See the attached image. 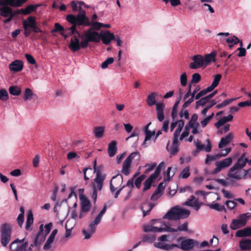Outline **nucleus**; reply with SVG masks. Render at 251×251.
I'll list each match as a JSON object with an SVG mask.
<instances>
[{"instance_id": "obj_1", "label": "nucleus", "mask_w": 251, "mask_h": 251, "mask_svg": "<svg viewBox=\"0 0 251 251\" xmlns=\"http://www.w3.org/2000/svg\"><path fill=\"white\" fill-rule=\"evenodd\" d=\"M71 5L73 12H78L77 15L69 14L66 17L67 21L73 25L70 29L71 30V33H73L76 32V26L82 25V22L86 20L87 17L86 16L85 11L82 9V8L77 2L72 1L71 2Z\"/></svg>"}, {"instance_id": "obj_2", "label": "nucleus", "mask_w": 251, "mask_h": 251, "mask_svg": "<svg viewBox=\"0 0 251 251\" xmlns=\"http://www.w3.org/2000/svg\"><path fill=\"white\" fill-rule=\"evenodd\" d=\"M190 214V211L189 210L175 206L163 216V219L169 220H178L187 218Z\"/></svg>"}, {"instance_id": "obj_3", "label": "nucleus", "mask_w": 251, "mask_h": 251, "mask_svg": "<svg viewBox=\"0 0 251 251\" xmlns=\"http://www.w3.org/2000/svg\"><path fill=\"white\" fill-rule=\"evenodd\" d=\"M188 224L187 222L184 223L182 225L179 226L177 228H174L170 226H166V227H158L153 226L151 225H146L144 227L145 232H152L153 233L161 232L163 231H168L170 232H176L177 231H187L188 230Z\"/></svg>"}, {"instance_id": "obj_4", "label": "nucleus", "mask_w": 251, "mask_h": 251, "mask_svg": "<svg viewBox=\"0 0 251 251\" xmlns=\"http://www.w3.org/2000/svg\"><path fill=\"white\" fill-rule=\"evenodd\" d=\"M76 33L78 34V36L82 39L81 42L82 48H86L88 46L89 42L98 43L100 41V34L96 31H92L91 29L85 31L82 35L76 30Z\"/></svg>"}, {"instance_id": "obj_5", "label": "nucleus", "mask_w": 251, "mask_h": 251, "mask_svg": "<svg viewBox=\"0 0 251 251\" xmlns=\"http://www.w3.org/2000/svg\"><path fill=\"white\" fill-rule=\"evenodd\" d=\"M228 178L224 179H213L216 182L222 186L226 187L235 180L246 178H251V174H227Z\"/></svg>"}, {"instance_id": "obj_6", "label": "nucleus", "mask_w": 251, "mask_h": 251, "mask_svg": "<svg viewBox=\"0 0 251 251\" xmlns=\"http://www.w3.org/2000/svg\"><path fill=\"white\" fill-rule=\"evenodd\" d=\"M106 210V206L104 205L95 220L92 222L89 225L90 230L87 231L85 229L82 230V234L84 235V239H88L91 238L92 234L95 232L97 225L100 222L103 214Z\"/></svg>"}, {"instance_id": "obj_7", "label": "nucleus", "mask_w": 251, "mask_h": 251, "mask_svg": "<svg viewBox=\"0 0 251 251\" xmlns=\"http://www.w3.org/2000/svg\"><path fill=\"white\" fill-rule=\"evenodd\" d=\"M11 227L10 225L4 223L1 229V243L3 247H6L11 239Z\"/></svg>"}, {"instance_id": "obj_8", "label": "nucleus", "mask_w": 251, "mask_h": 251, "mask_svg": "<svg viewBox=\"0 0 251 251\" xmlns=\"http://www.w3.org/2000/svg\"><path fill=\"white\" fill-rule=\"evenodd\" d=\"M81 201V211L79 215V218L81 219L90 210L91 203L90 201L84 196L80 197Z\"/></svg>"}, {"instance_id": "obj_9", "label": "nucleus", "mask_w": 251, "mask_h": 251, "mask_svg": "<svg viewBox=\"0 0 251 251\" xmlns=\"http://www.w3.org/2000/svg\"><path fill=\"white\" fill-rule=\"evenodd\" d=\"M193 62L189 64L190 68L192 69H197L201 67H205L203 61V57L200 55L198 54L194 55L192 57Z\"/></svg>"}, {"instance_id": "obj_10", "label": "nucleus", "mask_w": 251, "mask_h": 251, "mask_svg": "<svg viewBox=\"0 0 251 251\" xmlns=\"http://www.w3.org/2000/svg\"><path fill=\"white\" fill-rule=\"evenodd\" d=\"M248 161V159L246 158V153L242 154L241 157L238 159L237 162L230 169L229 173L242 169L245 167Z\"/></svg>"}, {"instance_id": "obj_11", "label": "nucleus", "mask_w": 251, "mask_h": 251, "mask_svg": "<svg viewBox=\"0 0 251 251\" xmlns=\"http://www.w3.org/2000/svg\"><path fill=\"white\" fill-rule=\"evenodd\" d=\"M135 157H139L137 152L131 153L124 161L123 165L122 173H128L131 166L132 160Z\"/></svg>"}, {"instance_id": "obj_12", "label": "nucleus", "mask_w": 251, "mask_h": 251, "mask_svg": "<svg viewBox=\"0 0 251 251\" xmlns=\"http://www.w3.org/2000/svg\"><path fill=\"white\" fill-rule=\"evenodd\" d=\"M199 243L192 239H187L183 240L179 248L185 251H190L194 247L197 246Z\"/></svg>"}, {"instance_id": "obj_13", "label": "nucleus", "mask_w": 251, "mask_h": 251, "mask_svg": "<svg viewBox=\"0 0 251 251\" xmlns=\"http://www.w3.org/2000/svg\"><path fill=\"white\" fill-rule=\"evenodd\" d=\"M232 161V158L231 157H228L220 162H217L216 163V168L215 169V172H220L223 169L229 167L231 164Z\"/></svg>"}, {"instance_id": "obj_14", "label": "nucleus", "mask_w": 251, "mask_h": 251, "mask_svg": "<svg viewBox=\"0 0 251 251\" xmlns=\"http://www.w3.org/2000/svg\"><path fill=\"white\" fill-rule=\"evenodd\" d=\"M206 142L207 143L206 146L202 144L201 142L199 140H197L196 142H195V144L196 146V151L199 152L202 150H204L206 152L210 151L212 148V144L211 143V141L209 139H208L206 140Z\"/></svg>"}, {"instance_id": "obj_15", "label": "nucleus", "mask_w": 251, "mask_h": 251, "mask_svg": "<svg viewBox=\"0 0 251 251\" xmlns=\"http://www.w3.org/2000/svg\"><path fill=\"white\" fill-rule=\"evenodd\" d=\"M159 174H152L144 183V192L150 189L151 185L155 183L156 179L159 176Z\"/></svg>"}, {"instance_id": "obj_16", "label": "nucleus", "mask_w": 251, "mask_h": 251, "mask_svg": "<svg viewBox=\"0 0 251 251\" xmlns=\"http://www.w3.org/2000/svg\"><path fill=\"white\" fill-rule=\"evenodd\" d=\"M24 239L22 240L16 239L15 241L13 242L10 245V249H12V246L17 245L15 251H26V248L28 246L27 242L23 243Z\"/></svg>"}, {"instance_id": "obj_17", "label": "nucleus", "mask_w": 251, "mask_h": 251, "mask_svg": "<svg viewBox=\"0 0 251 251\" xmlns=\"http://www.w3.org/2000/svg\"><path fill=\"white\" fill-rule=\"evenodd\" d=\"M100 36V39H101L103 43L105 45H108L112 40L115 39L114 35L108 30L101 32Z\"/></svg>"}, {"instance_id": "obj_18", "label": "nucleus", "mask_w": 251, "mask_h": 251, "mask_svg": "<svg viewBox=\"0 0 251 251\" xmlns=\"http://www.w3.org/2000/svg\"><path fill=\"white\" fill-rule=\"evenodd\" d=\"M69 47L73 51H77L80 50V48H82L81 42H79L78 38L75 36L72 37Z\"/></svg>"}, {"instance_id": "obj_19", "label": "nucleus", "mask_w": 251, "mask_h": 251, "mask_svg": "<svg viewBox=\"0 0 251 251\" xmlns=\"http://www.w3.org/2000/svg\"><path fill=\"white\" fill-rule=\"evenodd\" d=\"M9 68L11 71H21L23 69V63L20 60H16L9 64Z\"/></svg>"}, {"instance_id": "obj_20", "label": "nucleus", "mask_w": 251, "mask_h": 251, "mask_svg": "<svg viewBox=\"0 0 251 251\" xmlns=\"http://www.w3.org/2000/svg\"><path fill=\"white\" fill-rule=\"evenodd\" d=\"M105 178V176L102 175V174H97V176L94 179V182L96 184H94L95 185L96 189L99 191L102 189Z\"/></svg>"}, {"instance_id": "obj_21", "label": "nucleus", "mask_w": 251, "mask_h": 251, "mask_svg": "<svg viewBox=\"0 0 251 251\" xmlns=\"http://www.w3.org/2000/svg\"><path fill=\"white\" fill-rule=\"evenodd\" d=\"M82 25L85 26H91L90 29L99 30L100 28L102 27V23L98 22H89L88 18L87 17L86 20L82 22Z\"/></svg>"}, {"instance_id": "obj_22", "label": "nucleus", "mask_w": 251, "mask_h": 251, "mask_svg": "<svg viewBox=\"0 0 251 251\" xmlns=\"http://www.w3.org/2000/svg\"><path fill=\"white\" fill-rule=\"evenodd\" d=\"M164 108L165 104L163 102H159L156 104L157 118L160 122H162L164 119Z\"/></svg>"}, {"instance_id": "obj_23", "label": "nucleus", "mask_w": 251, "mask_h": 251, "mask_svg": "<svg viewBox=\"0 0 251 251\" xmlns=\"http://www.w3.org/2000/svg\"><path fill=\"white\" fill-rule=\"evenodd\" d=\"M233 137V134L229 133L225 137L222 138L218 145L219 148L222 149L228 145L232 141Z\"/></svg>"}, {"instance_id": "obj_24", "label": "nucleus", "mask_w": 251, "mask_h": 251, "mask_svg": "<svg viewBox=\"0 0 251 251\" xmlns=\"http://www.w3.org/2000/svg\"><path fill=\"white\" fill-rule=\"evenodd\" d=\"M239 246L241 250L247 251L251 249V239H242L240 241Z\"/></svg>"}, {"instance_id": "obj_25", "label": "nucleus", "mask_w": 251, "mask_h": 251, "mask_svg": "<svg viewBox=\"0 0 251 251\" xmlns=\"http://www.w3.org/2000/svg\"><path fill=\"white\" fill-rule=\"evenodd\" d=\"M179 145V140L173 139L172 146L171 147L170 150H169L168 149L169 143L166 147V149L170 151L172 155H175L178 151Z\"/></svg>"}, {"instance_id": "obj_26", "label": "nucleus", "mask_w": 251, "mask_h": 251, "mask_svg": "<svg viewBox=\"0 0 251 251\" xmlns=\"http://www.w3.org/2000/svg\"><path fill=\"white\" fill-rule=\"evenodd\" d=\"M184 123L182 120H178V125L174 133L173 139L179 140L180 132L184 127Z\"/></svg>"}, {"instance_id": "obj_27", "label": "nucleus", "mask_w": 251, "mask_h": 251, "mask_svg": "<svg viewBox=\"0 0 251 251\" xmlns=\"http://www.w3.org/2000/svg\"><path fill=\"white\" fill-rule=\"evenodd\" d=\"M216 55V52L215 51H213L204 55L203 57V61L205 67L212 61H215Z\"/></svg>"}, {"instance_id": "obj_28", "label": "nucleus", "mask_w": 251, "mask_h": 251, "mask_svg": "<svg viewBox=\"0 0 251 251\" xmlns=\"http://www.w3.org/2000/svg\"><path fill=\"white\" fill-rule=\"evenodd\" d=\"M154 205L150 202H145L142 206L141 209L143 214V216L145 217L151 212L153 208Z\"/></svg>"}, {"instance_id": "obj_29", "label": "nucleus", "mask_w": 251, "mask_h": 251, "mask_svg": "<svg viewBox=\"0 0 251 251\" xmlns=\"http://www.w3.org/2000/svg\"><path fill=\"white\" fill-rule=\"evenodd\" d=\"M117 143L115 141H112L108 145V153L110 157H113L117 152Z\"/></svg>"}, {"instance_id": "obj_30", "label": "nucleus", "mask_w": 251, "mask_h": 251, "mask_svg": "<svg viewBox=\"0 0 251 251\" xmlns=\"http://www.w3.org/2000/svg\"><path fill=\"white\" fill-rule=\"evenodd\" d=\"M33 223V215L32 212L31 210H29L28 211L27 219L26 221L25 224V229L27 230H31V228H30L31 226L32 225Z\"/></svg>"}, {"instance_id": "obj_31", "label": "nucleus", "mask_w": 251, "mask_h": 251, "mask_svg": "<svg viewBox=\"0 0 251 251\" xmlns=\"http://www.w3.org/2000/svg\"><path fill=\"white\" fill-rule=\"evenodd\" d=\"M36 24L35 18L33 16H29L26 20L23 21V25H25L27 28H31Z\"/></svg>"}, {"instance_id": "obj_32", "label": "nucleus", "mask_w": 251, "mask_h": 251, "mask_svg": "<svg viewBox=\"0 0 251 251\" xmlns=\"http://www.w3.org/2000/svg\"><path fill=\"white\" fill-rule=\"evenodd\" d=\"M156 247L158 248L166 251H169L170 250H172L174 247L179 248V246L177 244H173L171 245H169L167 244L162 243L161 242L158 243L157 244Z\"/></svg>"}, {"instance_id": "obj_33", "label": "nucleus", "mask_w": 251, "mask_h": 251, "mask_svg": "<svg viewBox=\"0 0 251 251\" xmlns=\"http://www.w3.org/2000/svg\"><path fill=\"white\" fill-rule=\"evenodd\" d=\"M156 94L154 92L150 94L147 97V102L149 106H151L154 104L156 105L158 102H156L155 98Z\"/></svg>"}, {"instance_id": "obj_34", "label": "nucleus", "mask_w": 251, "mask_h": 251, "mask_svg": "<svg viewBox=\"0 0 251 251\" xmlns=\"http://www.w3.org/2000/svg\"><path fill=\"white\" fill-rule=\"evenodd\" d=\"M244 226L238 218L237 219H233L230 225L231 228L233 230H236Z\"/></svg>"}, {"instance_id": "obj_35", "label": "nucleus", "mask_w": 251, "mask_h": 251, "mask_svg": "<svg viewBox=\"0 0 251 251\" xmlns=\"http://www.w3.org/2000/svg\"><path fill=\"white\" fill-rule=\"evenodd\" d=\"M244 226L238 218L237 219H233L230 225L231 228L233 230H236Z\"/></svg>"}, {"instance_id": "obj_36", "label": "nucleus", "mask_w": 251, "mask_h": 251, "mask_svg": "<svg viewBox=\"0 0 251 251\" xmlns=\"http://www.w3.org/2000/svg\"><path fill=\"white\" fill-rule=\"evenodd\" d=\"M144 132L145 133V138L142 144V146H144L145 147H147L149 145L147 141L155 135V131H151L147 129L146 131H145Z\"/></svg>"}, {"instance_id": "obj_37", "label": "nucleus", "mask_w": 251, "mask_h": 251, "mask_svg": "<svg viewBox=\"0 0 251 251\" xmlns=\"http://www.w3.org/2000/svg\"><path fill=\"white\" fill-rule=\"evenodd\" d=\"M42 240L40 242L37 241V239H35L33 244H30L29 247L26 250V251H40L39 245L41 243Z\"/></svg>"}, {"instance_id": "obj_38", "label": "nucleus", "mask_w": 251, "mask_h": 251, "mask_svg": "<svg viewBox=\"0 0 251 251\" xmlns=\"http://www.w3.org/2000/svg\"><path fill=\"white\" fill-rule=\"evenodd\" d=\"M0 15L4 17H8L13 14L11 8L6 6L0 8Z\"/></svg>"}, {"instance_id": "obj_39", "label": "nucleus", "mask_w": 251, "mask_h": 251, "mask_svg": "<svg viewBox=\"0 0 251 251\" xmlns=\"http://www.w3.org/2000/svg\"><path fill=\"white\" fill-rule=\"evenodd\" d=\"M251 217V213L248 212L246 213L242 214L239 215L238 218L242 222L243 225L245 226L247 224L248 220L250 219Z\"/></svg>"}, {"instance_id": "obj_40", "label": "nucleus", "mask_w": 251, "mask_h": 251, "mask_svg": "<svg viewBox=\"0 0 251 251\" xmlns=\"http://www.w3.org/2000/svg\"><path fill=\"white\" fill-rule=\"evenodd\" d=\"M207 206L211 209L216 210L218 211H222L226 210L224 205H220L218 203H214L212 204H208Z\"/></svg>"}, {"instance_id": "obj_41", "label": "nucleus", "mask_w": 251, "mask_h": 251, "mask_svg": "<svg viewBox=\"0 0 251 251\" xmlns=\"http://www.w3.org/2000/svg\"><path fill=\"white\" fill-rule=\"evenodd\" d=\"M221 75H216L214 77V80L211 85L209 86V89H211L213 90L216 87H217L221 79Z\"/></svg>"}, {"instance_id": "obj_42", "label": "nucleus", "mask_w": 251, "mask_h": 251, "mask_svg": "<svg viewBox=\"0 0 251 251\" xmlns=\"http://www.w3.org/2000/svg\"><path fill=\"white\" fill-rule=\"evenodd\" d=\"M9 93L14 96H19L21 93V89L15 86L10 87L9 89Z\"/></svg>"}, {"instance_id": "obj_43", "label": "nucleus", "mask_w": 251, "mask_h": 251, "mask_svg": "<svg viewBox=\"0 0 251 251\" xmlns=\"http://www.w3.org/2000/svg\"><path fill=\"white\" fill-rule=\"evenodd\" d=\"M104 132V128L102 127H96L94 128V133L97 138L102 137Z\"/></svg>"}, {"instance_id": "obj_44", "label": "nucleus", "mask_w": 251, "mask_h": 251, "mask_svg": "<svg viewBox=\"0 0 251 251\" xmlns=\"http://www.w3.org/2000/svg\"><path fill=\"white\" fill-rule=\"evenodd\" d=\"M33 95L34 94L30 89L26 88L24 93V98L25 100H31Z\"/></svg>"}, {"instance_id": "obj_45", "label": "nucleus", "mask_w": 251, "mask_h": 251, "mask_svg": "<svg viewBox=\"0 0 251 251\" xmlns=\"http://www.w3.org/2000/svg\"><path fill=\"white\" fill-rule=\"evenodd\" d=\"M145 177L146 176L144 175H142L136 178L134 184L137 188L139 189L141 187V183L145 179Z\"/></svg>"}, {"instance_id": "obj_46", "label": "nucleus", "mask_w": 251, "mask_h": 251, "mask_svg": "<svg viewBox=\"0 0 251 251\" xmlns=\"http://www.w3.org/2000/svg\"><path fill=\"white\" fill-rule=\"evenodd\" d=\"M37 8V6H35L33 5H28L26 7L25 9L23 10V13L25 15H27L29 14L31 12L35 11Z\"/></svg>"}, {"instance_id": "obj_47", "label": "nucleus", "mask_w": 251, "mask_h": 251, "mask_svg": "<svg viewBox=\"0 0 251 251\" xmlns=\"http://www.w3.org/2000/svg\"><path fill=\"white\" fill-rule=\"evenodd\" d=\"M115 178V182H114V185L115 184H117V186H120L122 183L123 181V176L121 175L118 174L116 176H113L111 179H113Z\"/></svg>"}, {"instance_id": "obj_48", "label": "nucleus", "mask_w": 251, "mask_h": 251, "mask_svg": "<svg viewBox=\"0 0 251 251\" xmlns=\"http://www.w3.org/2000/svg\"><path fill=\"white\" fill-rule=\"evenodd\" d=\"M8 99V94L4 89L0 90V100L6 101Z\"/></svg>"}, {"instance_id": "obj_49", "label": "nucleus", "mask_w": 251, "mask_h": 251, "mask_svg": "<svg viewBox=\"0 0 251 251\" xmlns=\"http://www.w3.org/2000/svg\"><path fill=\"white\" fill-rule=\"evenodd\" d=\"M220 157L219 156L218 154H214L213 155H207L205 161V163L206 164H208L209 162L211 161L216 160L219 159Z\"/></svg>"}, {"instance_id": "obj_50", "label": "nucleus", "mask_w": 251, "mask_h": 251, "mask_svg": "<svg viewBox=\"0 0 251 251\" xmlns=\"http://www.w3.org/2000/svg\"><path fill=\"white\" fill-rule=\"evenodd\" d=\"M114 58L113 57H109L106 59L101 65V67L102 69L106 68L108 65H110L113 63Z\"/></svg>"}, {"instance_id": "obj_51", "label": "nucleus", "mask_w": 251, "mask_h": 251, "mask_svg": "<svg viewBox=\"0 0 251 251\" xmlns=\"http://www.w3.org/2000/svg\"><path fill=\"white\" fill-rule=\"evenodd\" d=\"M221 149V150L220 152L218 153L220 158L221 157H223H223L226 156V155H227L228 154V153L231 151V148H226V149Z\"/></svg>"}, {"instance_id": "obj_52", "label": "nucleus", "mask_w": 251, "mask_h": 251, "mask_svg": "<svg viewBox=\"0 0 251 251\" xmlns=\"http://www.w3.org/2000/svg\"><path fill=\"white\" fill-rule=\"evenodd\" d=\"M0 5H9L11 6H14L15 5V0H1L0 1Z\"/></svg>"}, {"instance_id": "obj_53", "label": "nucleus", "mask_w": 251, "mask_h": 251, "mask_svg": "<svg viewBox=\"0 0 251 251\" xmlns=\"http://www.w3.org/2000/svg\"><path fill=\"white\" fill-rule=\"evenodd\" d=\"M156 166V164L155 163L151 164H146L144 166V167L146 168L145 173H149L150 172L152 171L155 168Z\"/></svg>"}, {"instance_id": "obj_54", "label": "nucleus", "mask_w": 251, "mask_h": 251, "mask_svg": "<svg viewBox=\"0 0 251 251\" xmlns=\"http://www.w3.org/2000/svg\"><path fill=\"white\" fill-rule=\"evenodd\" d=\"M226 42L229 44H236L239 42V39L237 37L232 36L226 39Z\"/></svg>"}, {"instance_id": "obj_55", "label": "nucleus", "mask_w": 251, "mask_h": 251, "mask_svg": "<svg viewBox=\"0 0 251 251\" xmlns=\"http://www.w3.org/2000/svg\"><path fill=\"white\" fill-rule=\"evenodd\" d=\"M233 100H234V99L226 100H224V101H223L221 103H220V104L217 105L216 107L218 109L221 108L223 107L226 106L230 103H231Z\"/></svg>"}, {"instance_id": "obj_56", "label": "nucleus", "mask_w": 251, "mask_h": 251, "mask_svg": "<svg viewBox=\"0 0 251 251\" xmlns=\"http://www.w3.org/2000/svg\"><path fill=\"white\" fill-rule=\"evenodd\" d=\"M225 204L229 210L233 209L237 205V203L234 201H227Z\"/></svg>"}, {"instance_id": "obj_57", "label": "nucleus", "mask_w": 251, "mask_h": 251, "mask_svg": "<svg viewBox=\"0 0 251 251\" xmlns=\"http://www.w3.org/2000/svg\"><path fill=\"white\" fill-rule=\"evenodd\" d=\"M209 100L207 98V97H205L203 98H201L199 100L197 101L196 102L197 107L199 106H203L205 105Z\"/></svg>"}, {"instance_id": "obj_58", "label": "nucleus", "mask_w": 251, "mask_h": 251, "mask_svg": "<svg viewBox=\"0 0 251 251\" xmlns=\"http://www.w3.org/2000/svg\"><path fill=\"white\" fill-rule=\"evenodd\" d=\"M180 83L181 85L183 86H185L186 85L187 78V75L186 73H183L180 76Z\"/></svg>"}, {"instance_id": "obj_59", "label": "nucleus", "mask_w": 251, "mask_h": 251, "mask_svg": "<svg viewBox=\"0 0 251 251\" xmlns=\"http://www.w3.org/2000/svg\"><path fill=\"white\" fill-rule=\"evenodd\" d=\"M201 75L198 73H195L192 75L191 83H198L201 80Z\"/></svg>"}, {"instance_id": "obj_60", "label": "nucleus", "mask_w": 251, "mask_h": 251, "mask_svg": "<svg viewBox=\"0 0 251 251\" xmlns=\"http://www.w3.org/2000/svg\"><path fill=\"white\" fill-rule=\"evenodd\" d=\"M190 128H192V133L193 134H198L201 132V130L200 129V124L199 123L194 125V126L191 127Z\"/></svg>"}, {"instance_id": "obj_61", "label": "nucleus", "mask_w": 251, "mask_h": 251, "mask_svg": "<svg viewBox=\"0 0 251 251\" xmlns=\"http://www.w3.org/2000/svg\"><path fill=\"white\" fill-rule=\"evenodd\" d=\"M189 128L185 126L184 131L182 132L179 138V141H182L184 138L187 137L189 135Z\"/></svg>"}, {"instance_id": "obj_62", "label": "nucleus", "mask_w": 251, "mask_h": 251, "mask_svg": "<svg viewBox=\"0 0 251 251\" xmlns=\"http://www.w3.org/2000/svg\"><path fill=\"white\" fill-rule=\"evenodd\" d=\"M235 235H236V236L239 237H247V235L246 228L238 230L236 232Z\"/></svg>"}, {"instance_id": "obj_63", "label": "nucleus", "mask_w": 251, "mask_h": 251, "mask_svg": "<svg viewBox=\"0 0 251 251\" xmlns=\"http://www.w3.org/2000/svg\"><path fill=\"white\" fill-rule=\"evenodd\" d=\"M25 57L27 61H28V62L29 64H35L36 61L31 55H30L29 54H25Z\"/></svg>"}, {"instance_id": "obj_64", "label": "nucleus", "mask_w": 251, "mask_h": 251, "mask_svg": "<svg viewBox=\"0 0 251 251\" xmlns=\"http://www.w3.org/2000/svg\"><path fill=\"white\" fill-rule=\"evenodd\" d=\"M179 116L181 118L184 117L186 119H188L189 117V114L187 110H184V109L182 108L179 112Z\"/></svg>"}]
</instances>
